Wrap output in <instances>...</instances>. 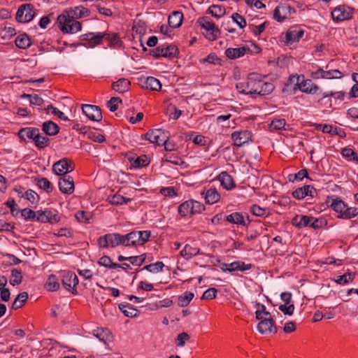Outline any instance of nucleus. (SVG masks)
I'll return each instance as SVG.
<instances>
[{
    "label": "nucleus",
    "instance_id": "1",
    "mask_svg": "<svg viewBox=\"0 0 358 358\" xmlns=\"http://www.w3.org/2000/svg\"><path fill=\"white\" fill-rule=\"evenodd\" d=\"M260 80V75L255 73H250L246 81L236 84V89L240 93L244 94H257Z\"/></svg>",
    "mask_w": 358,
    "mask_h": 358
},
{
    "label": "nucleus",
    "instance_id": "2",
    "mask_svg": "<svg viewBox=\"0 0 358 358\" xmlns=\"http://www.w3.org/2000/svg\"><path fill=\"white\" fill-rule=\"evenodd\" d=\"M57 23L64 34L76 33L82 28L81 23L69 16L66 13H63L57 17Z\"/></svg>",
    "mask_w": 358,
    "mask_h": 358
},
{
    "label": "nucleus",
    "instance_id": "3",
    "mask_svg": "<svg viewBox=\"0 0 358 358\" xmlns=\"http://www.w3.org/2000/svg\"><path fill=\"white\" fill-rule=\"evenodd\" d=\"M124 246L143 245L150 237V231H133L126 235H123Z\"/></svg>",
    "mask_w": 358,
    "mask_h": 358
},
{
    "label": "nucleus",
    "instance_id": "4",
    "mask_svg": "<svg viewBox=\"0 0 358 358\" xmlns=\"http://www.w3.org/2000/svg\"><path fill=\"white\" fill-rule=\"evenodd\" d=\"M124 241L123 235L116 233L107 234L99 238L98 244L101 248H115L120 245L124 246Z\"/></svg>",
    "mask_w": 358,
    "mask_h": 358
},
{
    "label": "nucleus",
    "instance_id": "5",
    "mask_svg": "<svg viewBox=\"0 0 358 358\" xmlns=\"http://www.w3.org/2000/svg\"><path fill=\"white\" fill-rule=\"evenodd\" d=\"M141 138L161 145L163 143L169 140V135L168 131L156 129L149 130L146 134L141 136Z\"/></svg>",
    "mask_w": 358,
    "mask_h": 358
},
{
    "label": "nucleus",
    "instance_id": "6",
    "mask_svg": "<svg viewBox=\"0 0 358 358\" xmlns=\"http://www.w3.org/2000/svg\"><path fill=\"white\" fill-rule=\"evenodd\" d=\"M35 16L34 6L31 4L21 5L16 13V20L18 22L26 23L33 20Z\"/></svg>",
    "mask_w": 358,
    "mask_h": 358
},
{
    "label": "nucleus",
    "instance_id": "7",
    "mask_svg": "<svg viewBox=\"0 0 358 358\" xmlns=\"http://www.w3.org/2000/svg\"><path fill=\"white\" fill-rule=\"evenodd\" d=\"M353 11L354 9L348 6L340 5L331 11V16L334 21H344L352 17Z\"/></svg>",
    "mask_w": 358,
    "mask_h": 358
},
{
    "label": "nucleus",
    "instance_id": "8",
    "mask_svg": "<svg viewBox=\"0 0 358 358\" xmlns=\"http://www.w3.org/2000/svg\"><path fill=\"white\" fill-rule=\"evenodd\" d=\"M178 52V48L176 45H167L166 47L160 45L155 49L150 50V55L154 57H175Z\"/></svg>",
    "mask_w": 358,
    "mask_h": 358
},
{
    "label": "nucleus",
    "instance_id": "9",
    "mask_svg": "<svg viewBox=\"0 0 358 358\" xmlns=\"http://www.w3.org/2000/svg\"><path fill=\"white\" fill-rule=\"evenodd\" d=\"M73 169L72 162L67 158L60 159L55 162L52 166L53 172L60 176H67L66 173L71 172Z\"/></svg>",
    "mask_w": 358,
    "mask_h": 358
},
{
    "label": "nucleus",
    "instance_id": "10",
    "mask_svg": "<svg viewBox=\"0 0 358 358\" xmlns=\"http://www.w3.org/2000/svg\"><path fill=\"white\" fill-rule=\"evenodd\" d=\"M294 79L296 80V85L299 86V90L303 92L314 94L320 90V87L313 83L312 80L308 79L300 82L299 76H292L289 78V80L292 81Z\"/></svg>",
    "mask_w": 358,
    "mask_h": 358
},
{
    "label": "nucleus",
    "instance_id": "11",
    "mask_svg": "<svg viewBox=\"0 0 358 358\" xmlns=\"http://www.w3.org/2000/svg\"><path fill=\"white\" fill-rule=\"evenodd\" d=\"M62 283L65 289L71 291L73 294H77L78 292L76 287L78 284V278L74 273L67 272L65 273L63 275Z\"/></svg>",
    "mask_w": 358,
    "mask_h": 358
},
{
    "label": "nucleus",
    "instance_id": "12",
    "mask_svg": "<svg viewBox=\"0 0 358 358\" xmlns=\"http://www.w3.org/2000/svg\"><path fill=\"white\" fill-rule=\"evenodd\" d=\"M83 113L91 120L99 122L102 120L101 108L99 106L83 104L82 106Z\"/></svg>",
    "mask_w": 358,
    "mask_h": 358
},
{
    "label": "nucleus",
    "instance_id": "13",
    "mask_svg": "<svg viewBox=\"0 0 358 358\" xmlns=\"http://www.w3.org/2000/svg\"><path fill=\"white\" fill-rule=\"evenodd\" d=\"M257 329L262 334H275L277 332L275 321L272 317H264V319L260 321L257 324Z\"/></svg>",
    "mask_w": 358,
    "mask_h": 358
},
{
    "label": "nucleus",
    "instance_id": "14",
    "mask_svg": "<svg viewBox=\"0 0 358 358\" xmlns=\"http://www.w3.org/2000/svg\"><path fill=\"white\" fill-rule=\"evenodd\" d=\"M292 12H295L294 9L292 8L288 4H280L278 6L273 12V18L279 22H283L288 15H290Z\"/></svg>",
    "mask_w": 358,
    "mask_h": 358
},
{
    "label": "nucleus",
    "instance_id": "15",
    "mask_svg": "<svg viewBox=\"0 0 358 358\" xmlns=\"http://www.w3.org/2000/svg\"><path fill=\"white\" fill-rule=\"evenodd\" d=\"M58 185L59 190L64 194H71L74 191V182L71 176H61Z\"/></svg>",
    "mask_w": 358,
    "mask_h": 358
},
{
    "label": "nucleus",
    "instance_id": "16",
    "mask_svg": "<svg viewBox=\"0 0 358 358\" xmlns=\"http://www.w3.org/2000/svg\"><path fill=\"white\" fill-rule=\"evenodd\" d=\"M106 34L101 32L87 33L81 36V40L83 41H87L90 47H94L96 45L101 43Z\"/></svg>",
    "mask_w": 358,
    "mask_h": 358
},
{
    "label": "nucleus",
    "instance_id": "17",
    "mask_svg": "<svg viewBox=\"0 0 358 358\" xmlns=\"http://www.w3.org/2000/svg\"><path fill=\"white\" fill-rule=\"evenodd\" d=\"M197 22L202 28L210 31V34L213 36L212 40L216 38V34L220 33V29L215 26L213 22L209 20L208 17H199Z\"/></svg>",
    "mask_w": 358,
    "mask_h": 358
},
{
    "label": "nucleus",
    "instance_id": "18",
    "mask_svg": "<svg viewBox=\"0 0 358 358\" xmlns=\"http://www.w3.org/2000/svg\"><path fill=\"white\" fill-rule=\"evenodd\" d=\"M316 189L313 187L306 185L303 187L297 188L296 190H294L292 192V195L297 199H302L306 196L314 197Z\"/></svg>",
    "mask_w": 358,
    "mask_h": 358
},
{
    "label": "nucleus",
    "instance_id": "19",
    "mask_svg": "<svg viewBox=\"0 0 358 358\" xmlns=\"http://www.w3.org/2000/svg\"><path fill=\"white\" fill-rule=\"evenodd\" d=\"M226 220L230 223L248 226L250 222L249 216H247V219H245V215L243 213L235 212L227 216Z\"/></svg>",
    "mask_w": 358,
    "mask_h": 358
},
{
    "label": "nucleus",
    "instance_id": "20",
    "mask_svg": "<svg viewBox=\"0 0 358 358\" xmlns=\"http://www.w3.org/2000/svg\"><path fill=\"white\" fill-rule=\"evenodd\" d=\"M234 145L241 147L250 139V133L248 131H235L231 134Z\"/></svg>",
    "mask_w": 358,
    "mask_h": 358
},
{
    "label": "nucleus",
    "instance_id": "21",
    "mask_svg": "<svg viewBox=\"0 0 358 358\" xmlns=\"http://www.w3.org/2000/svg\"><path fill=\"white\" fill-rule=\"evenodd\" d=\"M217 179L220 182L223 188L227 190H231L236 187V184L232 176L226 171L221 172L218 175Z\"/></svg>",
    "mask_w": 358,
    "mask_h": 358
},
{
    "label": "nucleus",
    "instance_id": "22",
    "mask_svg": "<svg viewBox=\"0 0 358 358\" xmlns=\"http://www.w3.org/2000/svg\"><path fill=\"white\" fill-rule=\"evenodd\" d=\"M201 194L204 197L206 202L208 204L215 203L220 199V195L215 188H210L206 191L203 190Z\"/></svg>",
    "mask_w": 358,
    "mask_h": 358
},
{
    "label": "nucleus",
    "instance_id": "23",
    "mask_svg": "<svg viewBox=\"0 0 358 358\" xmlns=\"http://www.w3.org/2000/svg\"><path fill=\"white\" fill-rule=\"evenodd\" d=\"M66 13L73 19L81 18L83 17H87L90 15V10L83 6H76L74 8H69V10L66 11Z\"/></svg>",
    "mask_w": 358,
    "mask_h": 358
},
{
    "label": "nucleus",
    "instance_id": "24",
    "mask_svg": "<svg viewBox=\"0 0 358 358\" xmlns=\"http://www.w3.org/2000/svg\"><path fill=\"white\" fill-rule=\"evenodd\" d=\"M38 132V129L35 127H25L22 128L18 131V136L22 140L26 141V139L32 140L34 141L37 133Z\"/></svg>",
    "mask_w": 358,
    "mask_h": 358
},
{
    "label": "nucleus",
    "instance_id": "25",
    "mask_svg": "<svg viewBox=\"0 0 358 358\" xmlns=\"http://www.w3.org/2000/svg\"><path fill=\"white\" fill-rule=\"evenodd\" d=\"M312 220L313 217L297 215L292 218V224L301 229L303 227H310V223Z\"/></svg>",
    "mask_w": 358,
    "mask_h": 358
},
{
    "label": "nucleus",
    "instance_id": "26",
    "mask_svg": "<svg viewBox=\"0 0 358 358\" xmlns=\"http://www.w3.org/2000/svg\"><path fill=\"white\" fill-rule=\"evenodd\" d=\"M304 35L303 29L289 30L286 32L285 41L286 44H292L294 42L299 41Z\"/></svg>",
    "mask_w": 358,
    "mask_h": 358
},
{
    "label": "nucleus",
    "instance_id": "27",
    "mask_svg": "<svg viewBox=\"0 0 358 358\" xmlns=\"http://www.w3.org/2000/svg\"><path fill=\"white\" fill-rule=\"evenodd\" d=\"M183 14L180 11H173L168 19L169 25L172 28H178L182 23Z\"/></svg>",
    "mask_w": 358,
    "mask_h": 358
},
{
    "label": "nucleus",
    "instance_id": "28",
    "mask_svg": "<svg viewBox=\"0 0 358 358\" xmlns=\"http://www.w3.org/2000/svg\"><path fill=\"white\" fill-rule=\"evenodd\" d=\"M42 130L48 136H55L59 133V127L56 123L49 120L43 123Z\"/></svg>",
    "mask_w": 358,
    "mask_h": 358
},
{
    "label": "nucleus",
    "instance_id": "29",
    "mask_svg": "<svg viewBox=\"0 0 358 358\" xmlns=\"http://www.w3.org/2000/svg\"><path fill=\"white\" fill-rule=\"evenodd\" d=\"M248 50H249V48H247L245 47H241L236 48H229L225 50V55L229 59H235L241 57H243L246 53V51Z\"/></svg>",
    "mask_w": 358,
    "mask_h": 358
},
{
    "label": "nucleus",
    "instance_id": "30",
    "mask_svg": "<svg viewBox=\"0 0 358 358\" xmlns=\"http://www.w3.org/2000/svg\"><path fill=\"white\" fill-rule=\"evenodd\" d=\"M130 85L131 83L128 79L120 78L116 82L113 83L112 88L119 93H124L129 90Z\"/></svg>",
    "mask_w": 358,
    "mask_h": 358
},
{
    "label": "nucleus",
    "instance_id": "31",
    "mask_svg": "<svg viewBox=\"0 0 358 358\" xmlns=\"http://www.w3.org/2000/svg\"><path fill=\"white\" fill-rule=\"evenodd\" d=\"M144 87L150 90L159 91L162 88V84L157 78L150 76L145 79Z\"/></svg>",
    "mask_w": 358,
    "mask_h": 358
},
{
    "label": "nucleus",
    "instance_id": "32",
    "mask_svg": "<svg viewBox=\"0 0 358 358\" xmlns=\"http://www.w3.org/2000/svg\"><path fill=\"white\" fill-rule=\"evenodd\" d=\"M200 250L198 248H193L187 244L184 248L180 251V255L186 259H189L192 257L197 255Z\"/></svg>",
    "mask_w": 358,
    "mask_h": 358
},
{
    "label": "nucleus",
    "instance_id": "33",
    "mask_svg": "<svg viewBox=\"0 0 358 358\" xmlns=\"http://www.w3.org/2000/svg\"><path fill=\"white\" fill-rule=\"evenodd\" d=\"M28 299V293L23 292L20 293L12 303V308L17 310L22 307Z\"/></svg>",
    "mask_w": 358,
    "mask_h": 358
},
{
    "label": "nucleus",
    "instance_id": "34",
    "mask_svg": "<svg viewBox=\"0 0 358 358\" xmlns=\"http://www.w3.org/2000/svg\"><path fill=\"white\" fill-rule=\"evenodd\" d=\"M225 8L220 5H212L207 10V13L211 14L216 18H220L225 15Z\"/></svg>",
    "mask_w": 358,
    "mask_h": 358
},
{
    "label": "nucleus",
    "instance_id": "35",
    "mask_svg": "<svg viewBox=\"0 0 358 358\" xmlns=\"http://www.w3.org/2000/svg\"><path fill=\"white\" fill-rule=\"evenodd\" d=\"M106 34L104 38L109 43V45L113 48H120L122 45V41L120 39L117 34H108L103 33Z\"/></svg>",
    "mask_w": 358,
    "mask_h": 358
},
{
    "label": "nucleus",
    "instance_id": "36",
    "mask_svg": "<svg viewBox=\"0 0 358 358\" xmlns=\"http://www.w3.org/2000/svg\"><path fill=\"white\" fill-rule=\"evenodd\" d=\"M50 141V139L45 136L42 135L39 130L34 140L35 145L40 149L48 147Z\"/></svg>",
    "mask_w": 358,
    "mask_h": 358
},
{
    "label": "nucleus",
    "instance_id": "37",
    "mask_svg": "<svg viewBox=\"0 0 358 358\" xmlns=\"http://www.w3.org/2000/svg\"><path fill=\"white\" fill-rule=\"evenodd\" d=\"M15 42L17 47L22 49H26L31 45V40L25 34L19 35Z\"/></svg>",
    "mask_w": 358,
    "mask_h": 358
},
{
    "label": "nucleus",
    "instance_id": "38",
    "mask_svg": "<svg viewBox=\"0 0 358 358\" xmlns=\"http://www.w3.org/2000/svg\"><path fill=\"white\" fill-rule=\"evenodd\" d=\"M192 199L186 201L182 203L178 206V213L182 217H187L188 215H192Z\"/></svg>",
    "mask_w": 358,
    "mask_h": 358
},
{
    "label": "nucleus",
    "instance_id": "39",
    "mask_svg": "<svg viewBox=\"0 0 358 358\" xmlns=\"http://www.w3.org/2000/svg\"><path fill=\"white\" fill-rule=\"evenodd\" d=\"M45 287L48 291L55 292L59 288V283L56 275H50L45 283Z\"/></svg>",
    "mask_w": 358,
    "mask_h": 358
},
{
    "label": "nucleus",
    "instance_id": "40",
    "mask_svg": "<svg viewBox=\"0 0 358 358\" xmlns=\"http://www.w3.org/2000/svg\"><path fill=\"white\" fill-rule=\"evenodd\" d=\"M119 308L126 317H133L136 316L138 313V310L133 308V306L129 303L126 305L120 304Z\"/></svg>",
    "mask_w": 358,
    "mask_h": 358
},
{
    "label": "nucleus",
    "instance_id": "41",
    "mask_svg": "<svg viewBox=\"0 0 358 358\" xmlns=\"http://www.w3.org/2000/svg\"><path fill=\"white\" fill-rule=\"evenodd\" d=\"M273 89H274V86L272 83L264 82L261 79L259 90L257 91V94H259V95L268 94L271 92H273Z\"/></svg>",
    "mask_w": 358,
    "mask_h": 358
},
{
    "label": "nucleus",
    "instance_id": "42",
    "mask_svg": "<svg viewBox=\"0 0 358 358\" xmlns=\"http://www.w3.org/2000/svg\"><path fill=\"white\" fill-rule=\"evenodd\" d=\"M22 281V275L20 270L14 268L11 270V275L9 282L11 285H18Z\"/></svg>",
    "mask_w": 358,
    "mask_h": 358
},
{
    "label": "nucleus",
    "instance_id": "43",
    "mask_svg": "<svg viewBox=\"0 0 358 358\" xmlns=\"http://www.w3.org/2000/svg\"><path fill=\"white\" fill-rule=\"evenodd\" d=\"M346 206L347 205L345 203V202L340 198L332 199V202L331 203V207L334 210L339 213V215L343 214L345 208H346Z\"/></svg>",
    "mask_w": 358,
    "mask_h": 358
},
{
    "label": "nucleus",
    "instance_id": "44",
    "mask_svg": "<svg viewBox=\"0 0 358 358\" xmlns=\"http://www.w3.org/2000/svg\"><path fill=\"white\" fill-rule=\"evenodd\" d=\"M108 200L111 204L117 206L127 203L131 199L129 198H126L120 194H115L112 196H109Z\"/></svg>",
    "mask_w": 358,
    "mask_h": 358
},
{
    "label": "nucleus",
    "instance_id": "45",
    "mask_svg": "<svg viewBox=\"0 0 358 358\" xmlns=\"http://www.w3.org/2000/svg\"><path fill=\"white\" fill-rule=\"evenodd\" d=\"M194 294L192 292H185L184 295L178 296V304L180 307H186L189 305L190 301L194 298Z\"/></svg>",
    "mask_w": 358,
    "mask_h": 358
},
{
    "label": "nucleus",
    "instance_id": "46",
    "mask_svg": "<svg viewBox=\"0 0 358 358\" xmlns=\"http://www.w3.org/2000/svg\"><path fill=\"white\" fill-rule=\"evenodd\" d=\"M98 264L108 268H117L119 266V264L113 263L110 257L107 255H104L101 257L98 262Z\"/></svg>",
    "mask_w": 358,
    "mask_h": 358
},
{
    "label": "nucleus",
    "instance_id": "47",
    "mask_svg": "<svg viewBox=\"0 0 358 358\" xmlns=\"http://www.w3.org/2000/svg\"><path fill=\"white\" fill-rule=\"evenodd\" d=\"M36 185L42 189L45 190L47 193L51 192L53 187L50 182L46 178H41L37 180Z\"/></svg>",
    "mask_w": 358,
    "mask_h": 358
},
{
    "label": "nucleus",
    "instance_id": "48",
    "mask_svg": "<svg viewBox=\"0 0 358 358\" xmlns=\"http://www.w3.org/2000/svg\"><path fill=\"white\" fill-rule=\"evenodd\" d=\"M255 307L256 308L255 311V315L257 320H260V313H263L265 317L270 318L272 317L271 313L266 310V306L264 304L256 303L255 305Z\"/></svg>",
    "mask_w": 358,
    "mask_h": 358
},
{
    "label": "nucleus",
    "instance_id": "49",
    "mask_svg": "<svg viewBox=\"0 0 358 358\" xmlns=\"http://www.w3.org/2000/svg\"><path fill=\"white\" fill-rule=\"evenodd\" d=\"M150 161L146 155H143L136 158L133 162H131L132 166L134 168H141L146 166L149 164Z\"/></svg>",
    "mask_w": 358,
    "mask_h": 358
},
{
    "label": "nucleus",
    "instance_id": "50",
    "mask_svg": "<svg viewBox=\"0 0 358 358\" xmlns=\"http://www.w3.org/2000/svg\"><path fill=\"white\" fill-rule=\"evenodd\" d=\"M322 97L318 101V103H322L325 99L329 96H334L335 99L343 100L345 93L343 92H327L322 93Z\"/></svg>",
    "mask_w": 358,
    "mask_h": 358
},
{
    "label": "nucleus",
    "instance_id": "51",
    "mask_svg": "<svg viewBox=\"0 0 358 358\" xmlns=\"http://www.w3.org/2000/svg\"><path fill=\"white\" fill-rule=\"evenodd\" d=\"M358 212L356 208H348L346 206L343 214L338 215V217L343 219H350L357 215Z\"/></svg>",
    "mask_w": 358,
    "mask_h": 358
},
{
    "label": "nucleus",
    "instance_id": "52",
    "mask_svg": "<svg viewBox=\"0 0 358 358\" xmlns=\"http://www.w3.org/2000/svg\"><path fill=\"white\" fill-rule=\"evenodd\" d=\"M92 215L90 212H85L83 210L78 211L76 214V218L79 222L83 223H89L90 220L92 219Z\"/></svg>",
    "mask_w": 358,
    "mask_h": 358
},
{
    "label": "nucleus",
    "instance_id": "53",
    "mask_svg": "<svg viewBox=\"0 0 358 358\" xmlns=\"http://www.w3.org/2000/svg\"><path fill=\"white\" fill-rule=\"evenodd\" d=\"M250 212L254 215L259 217H267L268 215V210L266 208H263L257 204H254L251 206Z\"/></svg>",
    "mask_w": 358,
    "mask_h": 358
},
{
    "label": "nucleus",
    "instance_id": "54",
    "mask_svg": "<svg viewBox=\"0 0 358 358\" xmlns=\"http://www.w3.org/2000/svg\"><path fill=\"white\" fill-rule=\"evenodd\" d=\"M164 266V264L162 262H157L155 264L146 265L143 268L151 273H158L162 271Z\"/></svg>",
    "mask_w": 358,
    "mask_h": 358
},
{
    "label": "nucleus",
    "instance_id": "55",
    "mask_svg": "<svg viewBox=\"0 0 358 358\" xmlns=\"http://www.w3.org/2000/svg\"><path fill=\"white\" fill-rule=\"evenodd\" d=\"M22 97L28 98L30 103L32 105L41 106L43 103V99L37 94L31 95L24 94Z\"/></svg>",
    "mask_w": 358,
    "mask_h": 358
},
{
    "label": "nucleus",
    "instance_id": "56",
    "mask_svg": "<svg viewBox=\"0 0 358 358\" xmlns=\"http://www.w3.org/2000/svg\"><path fill=\"white\" fill-rule=\"evenodd\" d=\"M231 18L234 22L237 24V25L241 28L243 29L246 27L247 23L245 19L239 15L238 13H234L231 15Z\"/></svg>",
    "mask_w": 358,
    "mask_h": 358
},
{
    "label": "nucleus",
    "instance_id": "57",
    "mask_svg": "<svg viewBox=\"0 0 358 358\" xmlns=\"http://www.w3.org/2000/svg\"><path fill=\"white\" fill-rule=\"evenodd\" d=\"M343 77V73L338 69H331L325 71V79H334L341 78Z\"/></svg>",
    "mask_w": 358,
    "mask_h": 358
},
{
    "label": "nucleus",
    "instance_id": "58",
    "mask_svg": "<svg viewBox=\"0 0 358 358\" xmlns=\"http://www.w3.org/2000/svg\"><path fill=\"white\" fill-rule=\"evenodd\" d=\"M145 260V255L128 257V261L133 265L141 266Z\"/></svg>",
    "mask_w": 358,
    "mask_h": 358
},
{
    "label": "nucleus",
    "instance_id": "59",
    "mask_svg": "<svg viewBox=\"0 0 358 358\" xmlns=\"http://www.w3.org/2000/svg\"><path fill=\"white\" fill-rule=\"evenodd\" d=\"M25 197L31 203H36L39 201L38 194L32 189H28L25 192Z\"/></svg>",
    "mask_w": 358,
    "mask_h": 358
},
{
    "label": "nucleus",
    "instance_id": "60",
    "mask_svg": "<svg viewBox=\"0 0 358 358\" xmlns=\"http://www.w3.org/2000/svg\"><path fill=\"white\" fill-rule=\"evenodd\" d=\"M201 63H210L213 64H220V59L216 55L215 53H210L206 58L201 59Z\"/></svg>",
    "mask_w": 358,
    "mask_h": 358
},
{
    "label": "nucleus",
    "instance_id": "61",
    "mask_svg": "<svg viewBox=\"0 0 358 358\" xmlns=\"http://www.w3.org/2000/svg\"><path fill=\"white\" fill-rule=\"evenodd\" d=\"M122 102V99L119 97H112L108 102L107 106L110 111L115 112L117 110V104Z\"/></svg>",
    "mask_w": 358,
    "mask_h": 358
},
{
    "label": "nucleus",
    "instance_id": "62",
    "mask_svg": "<svg viewBox=\"0 0 358 358\" xmlns=\"http://www.w3.org/2000/svg\"><path fill=\"white\" fill-rule=\"evenodd\" d=\"M191 208H192V214H193V215L197 214V213H201L205 209L203 204H202L201 203H200L199 201H194V200H192Z\"/></svg>",
    "mask_w": 358,
    "mask_h": 358
},
{
    "label": "nucleus",
    "instance_id": "63",
    "mask_svg": "<svg viewBox=\"0 0 358 358\" xmlns=\"http://www.w3.org/2000/svg\"><path fill=\"white\" fill-rule=\"evenodd\" d=\"M266 24H267L266 22H264L258 26L250 24V28L251 29V30L254 33V34L256 36H259L265 30Z\"/></svg>",
    "mask_w": 358,
    "mask_h": 358
},
{
    "label": "nucleus",
    "instance_id": "64",
    "mask_svg": "<svg viewBox=\"0 0 358 358\" xmlns=\"http://www.w3.org/2000/svg\"><path fill=\"white\" fill-rule=\"evenodd\" d=\"M285 120L284 119H276L273 120L271 124L270 127L275 130H280L285 127Z\"/></svg>",
    "mask_w": 358,
    "mask_h": 358
}]
</instances>
